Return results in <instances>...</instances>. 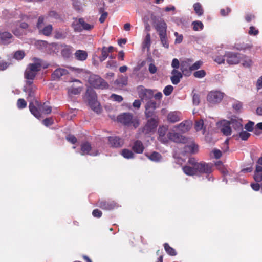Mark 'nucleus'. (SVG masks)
I'll return each instance as SVG.
<instances>
[{"label": "nucleus", "mask_w": 262, "mask_h": 262, "mask_svg": "<svg viewBox=\"0 0 262 262\" xmlns=\"http://www.w3.org/2000/svg\"><path fill=\"white\" fill-rule=\"evenodd\" d=\"M10 29H12V21H6L4 25L0 26V44L8 45L13 41L14 37L9 31Z\"/></svg>", "instance_id": "obj_1"}, {"label": "nucleus", "mask_w": 262, "mask_h": 262, "mask_svg": "<svg viewBox=\"0 0 262 262\" xmlns=\"http://www.w3.org/2000/svg\"><path fill=\"white\" fill-rule=\"evenodd\" d=\"M253 178L256 182H260L262 181V172L254 171Z\"/></svg>", "instance_id": "obj_55"}, {"label": "nucleus", "mask_w": 262, "mask_h": 262, "mask_svg": "<svg viewBox=\"0 0 262 262\" xmlns=\"http://www.w3.org/2000/svg\"><path fill=\"white\" fill-rule=\"evenodd\" d=\"M225 61H226V58H225V55L223 56H217L214 58V61L217 62L219 64H221L224 63Z\"/></svg>", "instance_id": "obj_63"}, {"label": "nucleus", "mask_w": 262, "mask_h": 262, "mask_svg": "<svg viewBox=\"0 0 262 262\" xmlns=\"http://www.w3.org/2000/svg\"><path fill=\"white\" fill-rule=\"evenodd\" d=\"M171 67L173 68V69L177 70L181 67V63H180L179 60L177 58H174L171 62Z\"/></svg>", "instance_id": "obj_56"}, {"label": "nucleus", "mask_w": 262, "mask_h": 262, "mask_svg": "<svg viewBox=\"0 0 262 262\" xmlns=\"http://www.w3.org/2000/svg\"><path fill=\"white\" fill-rule=\"evenodd\" d=\"M109 53L106 47H104L101 50V55L99 57L101 62L104 61L108 56Z\"/></svg>", "instance_id": "obj_42"}, {"label": "nucleus", "mask_w": 262, "mask_h": 262, "mask_svg": "<svg viewBox=\"0 0 262 262\" xmlns=\"http://www.w3.org/2000/svg\"><path fill=\"white\" fill-rule=\"evenodd\" d=\"M114 83L118 87H122L127 84V81L125 79L121 78L116 79Z\"/></svg>", "instance_id": "obj_47"}, {"label": "nucleus", "mask_w": 262, "mask_h": 262, "mask_svg": "<svg viewBox=\"0 0 262 262\" xmlns=\"http://www.w3.org/2000/svg\"><path fill=\"white\" fill-rule=\"evenodd\" d=\"M242 61V65L245 68H250L253 64L252 60L248 57L245 56L243 59H241Z\"/></svg>", "instance_id": "obj_35"}, {"label": "nucleus", "mask_w": 262, "mask_h": 262, "mask_svg": "<svg viewBox=\"0 0 262 262\" xmlns=\"http://www.w3.org/2000/svg\"><path fill=\"white\" fill-rule=\"evenodd\" d=\"M230 125L237 132H239L243 129L242 120L241 119H232L231 120Z\"/></svg>", "instance_id": "obj_23"}, {"label": "nucleus", "mask_w": 262, "mask_h": 262, "mask_svg": "<svg viewBox=\"0 0 262 262\" xmlns=\"http://www.w3.org/2000/svg\"><path fill=\"white\" fill-rule=\"evenodd\" d=\"M224 94L219 91L210 92L207 96V100L211 105L220 103L224 97Z\"/></svg>", "instance_id": "obj_8"}, {"label": "nucleus", "mask_w": 262, "mask_h": 262, "mask_svg": "<svg viewBox=\"0 0 262 262\" xmlns=\"http://www.w3.org/2000/svg\"><path fill=\"white\" fill-rule=\"evenodd\" d=\"M254 123L253 122L249 121L245 126V129L247 132H252L253 129V125Z\"/></svg>", "instance_id": "obj_57"}, {"label": "nucleus", "mask_w": 262, "mask_h": 262, "mask_svg": "<svg viewBox=\"0 0 262 262\" xmlns=\"http://www.w3.org/2000/svg\"><path fill=\"white\" fill-rule=\"evenodd\" d=\"M161 42L163 47L166 49L169 48V42L168 41L167 34L159 36Z\"/></svg>", "instance_id": "obj_41"}, {"label": "nucleus", "mask_w": 262, "mask_h": 262, "mask_svg": "<svg viewBox=\"0 0 262 262\" xmlns=\"http://www.w3.org/2000/svg\"><path fill=\"white\" fill-rule=\"evenodd\" d=\"M144 147L143 143L140 141H136L134 142L132 149L134 152L137 154H142L144 151Z\"/></svg>", "instance_id": "obj_27"}, {"label": "nucleus", "mask_w": 262, "mask_h": 262, "mask_svg": "<svg viewBox=\"0 0 262 262\" xmlns=\"http://www.w3.org/2000/svg\"><path fill=\"white\" fill-rule=\"evenodd\" d=\"M198 151V146L194 143H191L189 145H185L184 147V151L185 152H190L191 154H195Z\"/></svg>", "instance_id": "obj_29"}, {"label": "nucleus", "mask_w": 262, "mask_h": 262, "mask_svg": "<svg viewBox=\"0 0 262 262\" xmlns=\"http://www.w3.org/2000/svg\"><path fill=\"white\" fill-rule=\"evenodd\" d=\"M72 27L74 29V30L76 32H81L82 31V27L79 24V20L76 23H73L72 24Z\"/></svg>", "instance_id": "obj_53"}, {"label": "nucleus", "mask_w": 262, "mask_h": 262, "mask_svg": "<svg viewBox=\"0 0 262 262\" xmlns=\"http://www.w3.org/2000/svg\"><path fill=\"white\" fill-rule=\"evenodd\" d=\"M173 90V86L172 85H168L165 87L163 90V93L165 95L168 96L172 93Z\"/></svg>", "instance_id": "obj_52"}, {"label": "nucleus", "mask_w": 262, "mask_h": 262, "mask_svg": "<svg viewBox=\"0 0 262 262\" xmlns=\"http://www.w3.org/2000/svg\"><path fill=\"white\" fill-rule=\"evenodd\" d=\"M111 98L115 101L120 102L123 100V97L117 94H113L111 95Z\"/></svg>", "instance_id": "obj_58"}, {"label": "nucleus", "mask_w": 262, "mask_h": 262, "mask_svg": "<svg viewBox=\"0 0 262 262\" xmlns=\"http://www.w3.org/2000/svg\"><path fill=\"white\" fill-rule=\"evenodd\" d=\"M156 29L159 33V35L167 34V25L164 20H160L158 21L156 25Z\"/></svg>", "instance_id": "obj_21"}, {"label": "nucleus", "mask_w": 262, "mask_h": 262, "mask_svg": "<svg viewBox=\"0 0 262 262\" xmlns=\"http://www.w3.org/2000/svg\"><path fill=\"white\" fill-rule=\"evenodd\" d=\"M212 164L211 163H206L204 162H200L195 165L196 174H209L212 171Z\"/></svg>", "instance_id": "obj_9"}, {"label": "nucleus", "mask_w": 262, "mask_h": 262, "mask_svg": "<svg viewBox=\"0 0 262 262\" xmlns=\"http://www.w3.org/2000/svg\"><path fill=\"white\" fill-rule=\"evenodd\" d=\"M203 62L201 61H198L193 63L192 65L191 64V71L196 70L199 69L202 66Z\"/></svg>", "instance_id": "obj_60"}, {"label": "nucleus", "mask_w": 262, "mask_h": 262, "mask_svg": "<svg viewBox=\"0 0 262 262\" xmlns=\"http://www.w3.org/2000/svg\"><path fill=\"white\" fill-rule=\"evenodd\" d=\"M89 105L95 112L99 113L101 111V107L99 102L97 101V97L95 92L93 90H88L86 92Z\"/></svg>", "instance_id": "obj_4"}, {"label": "nucleus", "mask_w": 262, "mask_h": 262, "mask_svg": "<svg viewBox=\"0 0 262 262\" xmlns=\"http://www.w3.org/2000/svg\"><path fill=\"white\" fill-rule=\"evenodd\" d=\"M71 82H75L79 85L75 86L74 84L68 88V92L69 95H78L82 90L81 82L78 79H73Z\"/></svg>", "instance_id": "obj_16"}, {"label": "nucleus", "mask_w": 262, "mask_h": 262, "mask_svg": "<svg viewBox=\"0 0 262 262\" xmlns=\"http://www.w3.org/2000/svg\"><path fill=\"white\" fill-rule=\"evenodd\" d=\"M192 62V60L190 59H186L181 61L180 69L185 76H188L191 74L192 72L191 64Z\"/></svg>", "instance_id": "obj_14"}, {"label": "nucleus", "mask_w": 262, "mask_h": 262, "mask_svg": "<svg viewBox=\"0 0 262 262\" xmlns=\"http://www.w3.org/2000/svg\"><path fill=\"white\" fill-rule=\"evenodd\" d=\"M148 157L150 160L155 162L160 161L162 158L161 155L157 152H152L150 155L148 156Z\"/></svg>", "instance_id": "obj_43"}, {"label": "nucleus", "mask_w": 262, "mask_h": 262, "mask_svg": "<svg viewBox=\"0 0 262 262\" xmlns=\"http://www.w3.org/2000/svg\"><path fill=\"white\" fill-rule=\"evenodd\" d=\"M157 117L151 118L148 120L147 123L142 129V132L145 135H148L155 132L158 126Z\"/></svg>", "instance_id": "obj_7"}, {"label": "nucleus", "mask_w": 262, "mask_h": 262, "mask_svg": "<svg viewBox=\"0 0 262 262\" xmlns=\"http://www.w3.org/2000/svg\"><path fill=\"white\" fill-rule=\"evenodd\" d=\"M69 73L68 70L64 68H57L52 74V78L54 80H58L62 76L67 75Z\"/></svg>", "instance_id": "obj_18"}, {"label": "nucleus", "mask_w": 262, "mask_h": 262, "mask_svg": "<svg viewBox=\"0 0 262 262\" xmlns=\"http://www.w3.org/2000/svg\"><path fill=\"white\" fill-rule=\"evenodd\" d=\"M42 123L46 126L51 125L53 124V120L51 118H48L42 121Z\"/></svg>", "instance_id": "obj_62"}, {"label": "nucleus", "mask_w": 262, "mask_h": 262, "mask_svg": "<svg viewBox=\"0 0 262 262\" xmlns=\"http://www.w3.org/2000/svg\"><path fill=\"white\" fill-rule=\"evenodd\" d=\"M44 20H45V16H40L39 17L38 19V21L36 25L37 28L39 30H40L43 27L44 25Z\"/></svg>", "instance_id": "obj_49"}, {"label": "nucleus", "mask_w": 262, "mask_h": 262, "mask_svg": "<svg viewBox=\"0 0 262 262\" xmlns=\"http://www.w3.org/2000/svg\"><path fill=\"white\" fill-rule=\"evenodd\" d=\"M72 48L70 46H66L61 51V54L65 57H69L72 53Z\"/></svg>", "instance_id": "obj_46"}, {"label": "nucleus", "mask_w": 262, "mask_h": 262, "mask_svg": "<svg viewBox=\"0 0 262 262\" xmlns=\"http://www.w3.org/2000/svg\"><path fill=\"white\" fill-rule=\"evenodd\" d=\"M167 129L166 127H160L158 129L159 140L163 143H166L167 139L164 137Z\"/></svg>", "instance_id": "obj_30"}, {"label": "nucleus", "mask_w": 262, "mask_h": 262, "mask_svg": "<svg viewBox=\"0 0 262 262\" xmlns=\"http://www.w3.org/2000/svg\"><path fill=\"white\" fill-rule=\"evenodd\" d=\"M17 107L19 109H23L26 107L27 103L24 99H19L17 103Z\"/></svg>", "instance_id": "obj_51"}, {"label": "nucleus", "mask_w": 262, "mask_h": 262, "mask_svg": "<svg viewBox=\"0 0 262 262\" xmlns=\"http://www.w3.org/2000/svg\"><path fill=\"white\" fill-rule=\"evenodd\" d=\"M90 84L96 89H104L108 87L107 83L101 77L97 75H92L89 78Z\"/></svg>", "instance_id": "obj_6"}, {"label": "nucleus", "mask_w": 262, "mask_h": 262, "mask_svg": "<svg viewBox=\"0 0 262 262\" xmlns=\"http://www.w3.org/2000/svg\"><path fill=\"white\" fill-rule=\"evenodd\" d=\"M193 8L195 13L199 16L203 14L204 10L200 3H196L193 5Z\"/></svg>", "instance_id": "obj_37"}, {"label": "nucleus", "mask_w": 262, "mask_h": 262, "mask_svg": "<svg viewBox=\"0 0 262 262\" xmlns=\"http://www.w3.org/2000/svg\"><path fill=\"white\" fill-rule=\"evenodd\" d=\"M157 67L154 63H150L148 67V71L151 74H155L157 72Z\"/></svg>", "instance_id": "obj_59"}, {"label": "nucleus", "mask_w": 262, "mask_h": 262, "mask_svg": "<svg viewBox=\"0 0 262 262\" xmlns=\"http://www.w3.org/2000/svg\"><path fill=\"white\" fill-rule=\"evenodd\" d=\"M121 155L126 159H133L134 158V153L127 149H123L121 151Z\"/></svg>", "instance_id": "obj_39"}, {"label": "nucleus", "mask_w": 262, "mask_h": 262, "mask_svg": "<svg viewBox=\"0 0 262 262\" xmlns=\"http://www.w3.org/2000/svg\"><path fill=\"white\" fill-rule=\"evenodd\" d=\"M218 128L225 136L231 134L230 122L225 120L218 122L216 124Z\"/></svg>", "instance_id": "obj_13"}, {"label": "nucleus", "mask_w": 262, "mask_h": 262, "mask_svg": "<svg viewBox=\"0 0 262 262\" xmlns=\"http://www.w3.org/2000/svg\"><path fill=\"white\" fill-rule=\"evenodd\" d=\"M37 89L36 86L33 83L31 84H27L24 86L23 91L28 93V98L30 99V101L34 99L35 92Z\"/></svg>", "instance_id": "obj_17"}, {"label": "nucleus", "mask_w": 262, "mask_h": 262, "mask_svg": "<svg viewBox=\"0 0 262 262\" xmlns=\"http://www.w3.org/2000/svg\"><path fill=\"white\" fill-rule=\"evenodd\" d=\"M75 58L79 61H83L85 60L88 57V53L85 51L78 50L75 54Z\"/></svg>", "instance_id": "obj_25"}, {"label": "nucleus", "mask_w": 262, "mask_h": 262, "mask_svg": "<svg viewBox=\"0 0 262 262\" xmlns=\"http://www.w3.org/2000/svg\"><path fill=\"white\" fill-rule=\"evenodd\" d=\"M118 121L125 125L132 124L135 128L139 125V121L137 118H133L132 114L129 113H125L120 115L118 117Z\"/></svg>", "instance_id": "obj_5"}, {"label": "nucleus", "mask_w": 262, "mask_h": 262, "mask_svg": "<svg viewBox=\"0 0 262 262\" xmlns=\"http://www.w3.org/2000/svg\"><path fill=\"white\" fill-rule=\"evenodd\" d=\"M226 62L229 64H238L241 59L240 54L233 52H227L225 54Z\"/></svg>", "instance_id": "obj_12"}, {"label": "nucleus", "mask_w": 262, "mask_h": 262, "mask_svg": "<svg viewBox=\"0 0 262 262\" xmlns=\"http://www.w3.org/2000/svg\"><path fill=\"white\" fill-rule=\"evenodd\" d=\"M193 30L195 31H199L202 30L204 28L203 24L199 20L193 21L192 23Z\"/></svg>", "instance_id": "obj_36"}, {"label": "nucleus", "mask_w": 262, "mask_h": 262, "mask_svg": "<svg viewBox=\"0 0 262 262\" xmlns=\"http://www.w3.org/2000/svg\"><path fill=\"white\" fill-rule=\"evenodd\" d=\"M239 137L241 138L242 140H247L249 136H250V134L247 131H244L243 129L239 132Z\"/></svg>", "instance_id": "obj_48"}, {"label": "nucleus", "mask_w": 262, "mask_h": 262, "mask_svg": "<svg viewBox=\"0 0 262 262\" xmlns=\"http://www.w3.org/2000/svg\"><path fill=\"white\" fill-rule=\"evenodd\" d=\"M167 136L170 140L175 143H186L187 142V139L185 136L174 132H169Z\"/></svg>", "instance_id": "obj_15"}, {"label": "nucleus", "mask_w": 262, "mask_h": 262, "mask_svg": "<svg viewBox=\"0 0 262 262\" xmlns=\"http://www.w3.org/2000/svg\"><path fill=\"white\" fill-rule=\"evenodd\" d=\"M2 19L4 20L8 19V21L12 22V29H10L11 30L13 33L16 36L19 37L23 35V32L18 28H15L16 21H13L12 20H10V19L11 18L10 16V14H9L8 10H5L3 11L2 15L1 16Z\"/></svg>", "instance_id": "obj_11"}, {"label": "nucleus", "mask_w": 262, "mask_h": 262, "mask_svg": "<svg viewBox=\"0 0 262 262\" xmlns=\"http://www.w3.org/2000/svg\"><path fill=\"white\" fill-rule=\"evenodd\" d=\"M108 141L111 145L114 147H119L123 145V140L117 137H110Z\"/></svg>", "instance_id": "obj_22"}, {"label": "nucleus", "mask_w": 262, "mask_h": 262, "mask_svg": "<svg viewBox=\"0 0 262 262\" xmlns=\"http://www.w3.org/2000/svg\"><path fill=\"white\" fill-rule=\"evenodd\" d=\"M183 172L187 175L193 176L197 174L195 167L190 166H185L182 168Z\"/></svg>", "instance_id": "obj_31"}, {"label": "nucleus", "mask_w": 262, "mask_h": 262, "mask_svg": "<svg viewBox=\"0 0 262 262\" xmlns=\"http://www.w3.org/2000/svg\"><path fill=\"white\" fill-rule=\"evenodd\" d=\"M25 56L24 52L22 51H17L14 55V58L17 60L22 59Z\"/></svg>", "instance_id": "obj_54"}, {"label": "nucleus", "mask_w": 262, "mask_h": 262, "mask_svg": "<svg viewBox=\"0 0 262 262\" xmlns=\"http://www.w3.org/2000/svg\"><path fill=\"white\" fill-rule=\"evenodd\" d=\"M232 107L236 112H240L243 108L242 103L239 101H235L232 104Z\"/></svg>", "instance_id": "obj_45"}, {"label": "nucleus", "mask_w": 262, "mask_h": 262, "mask_svg": "<svg viewBox=\"0 0 262 262\" xmlns=\"http://www.w3.org/2000/svg\"><path fill=\"white\" fill-rule=\"evenodd\" d=\"M174 36L176 37L175 39V43H180L183 40V36L182 35H180L177 32L174 33Z\"/></svg>", "instance_id": "obj_64"}, {"label": "nucleus", "mask_w": 262, "mask_h": 262, "mask_svg": "<svg viewBox=\"0 0 262 262\" xmlns=\"http://www.w3.org/2000/svg\"><path fill=\"white\" fill-rule=\"evenodd\" d=\"M190 127L191 123L188 121L182 122L179 125L175 126V128L183 133L189 130L190 129Z\"/></svg>", "instance_id": "obj_26"}, {"label": "nucleus", "mask_w": 262, "mask_h": 262, "mask_svg": "<svg viewBox=\"0 0 262 262\" xmlns=\"http://www.w3.org/2000/svg\"><path fill=\"white\" fill-rule=\"evenodd\" d=\"M172 76L170 77L171 82L173 84H178L183 77V73L176 69H173L171 71Z\"/></svg>", "instance_id": "obj_20"}, {"label": "nucleus", "mask_w": 262, "mask_h": 262, "mask_svg": "<svg viewBox=\"0 0 262 262\" xmlns=\"http://www.w3.org/2000/svg\"><path fill=\"white\" fill-rule=\"evenodd\" d=\"M35 102L38 108L34 105L33 102H30L29 107L31 113L36 118L39 119L41 117L40 112L46 114H49L51 112L52 108L47 102H45L42 104L37 100H35Z\"/></svg>", "instance_id": "obj_2"}, {"label": "nucleus", "mask_w": 262, "mask_h": 262, "mask_svg": "<svg viewBox=\"0 0 262 262\" xmlns=\"http://www.w3.org/2000/svg\"><path fill=\"white\" fill-rule=\"evenodd\" d=\"M193 75L196 78H202L206 75V72L204 70H201L195 72Z\"/></svg>", "instance_id": "obj_50"}, {"label": "nucleus", "mask_w": 262, "mask_h": 262, "mask_svg": "<svg viewBox=\"0 0 262 262\" xmlns=\"http://www.w3.org/2000/svg\"><path fill=\"white\" fill-rule=\"evenodd\" d=\"M194 128L197 132L202 130L203 134L205 135L206 133V125L204 122V120L202 119L196 120Z\"/></svg>", "instance_id": "obj_24"}, {"label": "nucleus", "mask_w": 262, "mask_h": 262, "mask_svg": "<svg viewBox=\"0 0 262 262\" xmlns=\"http://www.w3.org/2000/svg\"><path fill=\"white\" fill-rule=\"evenodd\" d=\"M98 206L104 210H109L116 206V203L113 201H102L98 203Z\"/></svg>", "instance_id": "obj_19"}, {"label": "nucleus", "mask_w": 262, "mask_h": 262, "mask_svg": "<svg viewBox=\"0 0 262 262\" xmlns=\"http://www.w3.org/2000/svg\"><path fill=\"white\" fill-rule=\"evenodd\" d=\"M53 31V27L51 25H48L45 27H43L39 30V32L44 35L49 36Z\"/></svg>", "instance_id": "obj_32"}, {"label": "nucleus", "mask_w": 262, "mask_h": 262, "mask_svg": "<svg viewBox=\"0 0 262 262\" xmlns=\"http://www.w3.org/2000/svg\"><path fill=\"white\" fill-rule=\"evenodd\" d=\"M47 17L55 20H60V15L55 11H50L48 12Z\"/></svg>", "instance_id": "obj_44"}, {"label": "nucleus", "mask_w": 262, "mask_h": 262, "mask_svg": "<svg viewBox=\"0 0 262 262\" xmlns=\"http://www.w3.org/2000/svg\"><path fill=\"white\" fill-rule=\"evenodd\" d=\"M164 247L166 252L171 256H176L177 255L176 251L172 247H171L168 244L165 243Z\"/></svg>", "instance_id": "obj_38"}, {"label": "nucleus", "mask_w": 262, "mask_h": 262, "mask_svg": "<svg viewBox=\"0 0 262 262\" xmlns=\"http://www.w3.org/2000/svg\"><path fill=\"white\" fill-rule=\"evenodd\" d=\"M66 139L72 144H75L77 142L76 138L72 135H69L66 137Z\"/></svg>", "instance_id": "obj_61"}, {"label": "nucleus", "mask_w": 262, "mask_h": 262, "mask_svg": "<svg viewBox=\"0 0 262 262\" xmlns=\"http://www.w3.org/2000/svg\"><path fill=\"white\" fill-rule=\"evenodd\" d=\"M151 45V39H150V35L148 33L144 39V40L143 43V48L145 49L147 48V50H149L150 49Z\"/></svg>", "instance_id": "obj_40"}, {"label": "nucleus", "mask_w": 262, "mask_h": 262, "mask_svg": "<svg viewBox=\"0 0 262 262\" xmlns=\"http://www.w3.org/2000/svg\"><path fill=\"white\" fill-rule=\"evenodd\" d=\"M80 154L81 155H89L95 156L99 154V152L97 150L93 149L90 143L84 142L81 144Z\"/></svg>", "instance_id": "obj_10"}, {"label": "nucleus", "mask_w": 262, "mask_h": 262, "mask_svg": "<svg viewBox=\"0 0 262 262\" xmlns=\"http://www.w3.org/2000/svg\"><path fill=\"white\" fill-rule=\"evenodd\" d=\"M167 120L169 122L175 123L180 120L179 113L171 112L167 115Z\"/></svg>", "instance_id": "obj_28"}, {"label": "nucleus", "mask_w": 262, "mask_h": 262, "mask_svg": "<svg viewBox=\"0 0 262 262\" xmlns=\"http://www.w3.org/2000/svg\"><path fill=\"white\" fill-rule=\"evenodd\" d=\"M41 64L39 63H30L26 68L24 77L26 79L27 84L33 83V80L36 77L37 72L40 70Z\"/></svg>", "instance_id": "obj_3"}, {"label": "nucleus", "mask_w": 262, "mask_h": 262, "mask_svg": "<svg viewBox=\"0 0 262 262\" xmlns=\"http://www.w3.org/2000/svg\"><path fill=\"white\" fill-rule=\"evenodd\" d=\"M79 22L81 26L82 27V30H87L90 31L91 30L94 28V25L93 24H89L86 23L83 18H79Z\"/></svg>", "instance_id": "obj_33"}, {"label": "nucleus", "mask_w": 262, "mask_h": 262, "mask_svg": "<svg viewBox=\"0 0 262 262\" xmlns=\"http://www.w3.org/2000/svg\"><path fill=\"white\" fill-rule=\"evenodd\" d=\"M67 36V32L62 29L56 30L55 31L54 37L57 39H64Z\"/></svg>", "instance_id": "obj_34"}]
</instances>
